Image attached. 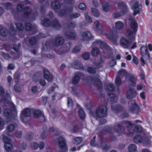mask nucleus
Segmentation results:
<instances>
[{"mask_svg": "<svg viewBox=\"0 0 152 152\" xmlns=\"http://www.w3.org/2000/svg\"><path fill=\"white\" fill-rule=\"evenodd\" d=\"M137 24L135 20H132L130 24L131 28L126 31V34L128 39L130 40L134 39L137 31Z\"/></svg>", "mask_w": 152, "mask_h": 152, "instance_id": "nucleus-1", "label": "nucleus"}, {"mask_svg": "<svg viewBox=\"0 0 152 152\" xmlns=\"http://www.w3.org/2000/svg\"><path fill=\"white\" fill-rule=\"evenodd\" d=\"M107 109L106 105H100L96 110L95 115L98 117L102 118L107 115Z\"/></svg>", "mask_w": 152, "mask_h": 152, "instance_id": "nucleus-2", "label": "nucleus"}, {"mask_svg": "<svg viewBox=\"0 0 152 152\" xmlns=\"http://www.w3.org/2000/svg\"><path fill=\"white\" fill-rule=\"evenodd\" d=\"M114 130L119 134H124L129 135L130 136H132L134 133V132L132 131V132H129L128 133L125 132V128L120 124H117L115 125L114 127Z\"/></svg>", "mask_w": 152, "mask_h": 152, "instance_id": "nucleus-3", "label": "nucleus"}, {"mask_svg": "<svg viewBox=\"0 0 152 152\" xmlns=\"http://www.w3.org/2000/svg\"><path fill=\"white\" fill-rule=\"evenodd\" d=\"M31 115V110L28 108L23 110L21 114V119L22 121L24 123H26L28 121V118Z\"/></svg>", "mask_w": 152, "mask_h": 152, "instance_id": "nucleus-4", "label": "nucleus"}, {"mask_svg": "<svg viewBox=\"0 0 152 152\" xmlns=\"http://www.w3.org/2000/svg\"><path fill=\"white\" fill-rule=\"evenodd\" d=\"M90 145L92 147L101 148L105 151L110 149L111 147L110 143H90Z\"/></svg>", "mask_w": 152, "mask_h": 152, "instance_id": "nucleus-5", "label": "nucleus"}, {"mask_svg": "<svg viewBox=\"0 0 152 152\" xmlns=\"http://www.w3.org/2000/svg\"><path fill=\"white\" fill-rule=\"evenodd\" d=\"M4 115L7 117V122H10L15 119V116L12 115V112L10 109H5L4 111Z\"/></svg>", "mask_w": 152, "mask_h": 152, "instance_id": "nucleus-6", "label": "nucleus"}, {"mask_svg": "<svg viewBox=\"0 0 152 152\" xmlns=\"http://www.w3.org/2000/svg\"><path fill=\"white\" fill-rule=\"evenodd\" d=\"M137 93L136 90L132 88L129 87L126 93V97L128 99H132L136 97Z\"/></svg>", "mask_w": 152, "mask_h": 152, "instance_id": "nucleus-7", "label": "nucleus"}, {"mask_svg": "<svg viewBox=\"0 0 152 152\" xmlns=\"http://www.w3.org/2000/svg\"><path fill=\"white\" fill-rule=\"evenodd\" d=\"M64 38L59 35L57 36L54 39V44L57 46L62 45L64 43Z\"/></svg>", "mask_w": 152, "mask_h": 152, "instance_id": "nucleus-8", "label": "nucleus"}, {"mask_svg": "<svg viewBox=\"0 0 152 152\" xmlns=\"http://www.w3.org/2000/svg\"><path fill=\"white\" fill-rule=\"evenodd\" d=\"M96 44H97L102 49H105L107 50H109L110 49V47L107 45V44L101 41L96 40L93 43L94 45L95 46Z\"/></svg>", "mask_w": 152, "mask_h": 152, "instance_id": "nucleus-9", "label": "nucleus"}, {"mask_svg": "<svg viewBox=\"0 0 152 152\" xmlns=\"http://www.w3.org/2000/svg\"><path fill=\"white\" fill-rule=\"evenodd\" d=\"M129 110L132 113L137 115L140 111V108L138 105L135 102L133 104L132 107L129 108Z\"/></svg>", "mask_w": 152, "mask_h": 152, "instance_id": "nucleus-10", "label": "nucleus"}, {"mask_svg": "<svg viewBox=\"0 0 152 152\" xmlns=\"http://www.w3.org/2000/svg\"><path fill=\"white\" fill-rule=\"evenodd\" d=\"M120 44L124 48H127L131 45L132 42L129 41L124 38H122L120 40Z\"/></svg>", "mask_w": 152, "mask_h": 152, "instance_id": "nucleus-11", "label": "nucleus"}, {"mask_svg": "<svg viewBox=\"0 0 152 152\" xmlns=\"http://www.w3.org/2000/svg\"><path fill=\"white\" fill-rule=\"evenodd\" d=\"M44 77L47 80L48 82L52 81L53 79V75L50 74L49 71L46 69H43Z\"/></svg>", "mask_w": 152, "mask_h": 152, "instance_id": "nucleus-12", "label": "nucleus"}, {"mask_svg": "<svg viewBox=\"0 0 152 152\" xmlns=\"http://www.w3.org/2000/svg\"><path fill=\"white\" fill-rule=\"evenodd\" d=\"M81 36L85 40H88L91 39L93 37L91 34L88 31L81 32Z\"/></svg>", "mask_w": 152, "mask_h": 152, "instance_id": "nucleus-13", "label": "nucleus"}, {"mask_svg": "<svg viewBox=\"0 0 152 152\" xmlns=\"http://www.w3.org/2000/svg\"><path fill=\"white\" fill-rule=\"evenodd\" d=\"M65 37L68 39L74 40L76 39L77 37L75 32L72 31H67L64 34Z\"/></svg>", "mask_w": 152, "mask_h": 152, "instance_id": "nucleus-14", "label": "nucleus"}, {"mask_svg": "<svg viewBox=\"0 0 152 152\" xmlns=\"http://www.w3.org/2000/svg\"><path fill=\"white\" fill-rule=\"evenodd\" d=\"M140 51L141 55L142 56H145L147 55V56L148 59L150 58V54L149 53H148L147 48L146 46H142L140 48Z\"/></svg>", "mask_w": 152, "mask_h": 152, "instance_id": "nucleus-15", "label": "nucleus"}, {"mask_svg": "<svg viewBox=\"0 0 152 152\" xmlns=\"http://www.w3.org/2000/svg\"><path fill=\"white\" fill-rule=\"evenodd\" d=\"M106 36L110 39L113 41H115L118 37L117 32H111L106 34Z\"/></svg>", "mask_w": 152, "mask_h": 152, "instance_id": "nucleus-16", "label": "nucleus"}, {"mask_svg": "<svg viewBox=\"0 0 152 152\" xmlns=\"http://www.w3.org/2000/svg\"><path fill=\"white\" fill-rule=\"evenodd\" d=\"M142 8V5L140 4L139 5L138 4L137 2L135 3L133 7H132V9L134 10V15H136L137 14L139 13L141 10Z\"/></svg>", "mask_w": 152, "mask_h": 152, "instance_id": "nucleus-17", "label": "nucleus"}, {"mask_svg": "<svg viewBox=\"0 0 152 152\" xmlns=\"http://www.w3.org/2000/svg\"><path fill=\"white\" fill-rule=\"evenodd\" d=\"M39 143V145L38 143H31V147L32 149L35 150L39 147L40 149H42L45 146L44 143Z\"/></svg>", "mask_w": 152, "mask_h": 152, "instance_id": "nucleus-18", "label": "nucleus"}, {"mask_svg": "<svg viewBox=\"0 0 152 152\" xmlns=\"http://www.w3.org/2000/svg\"><path fill=\"white\" fill-rule=\"evenodd\" d=\"M126 78L128 79V80L131 82L133 85L135 84L136 79L131 74L127 73L126 76Z\"/></svg>", "mask_w": 152, "mask_h": 152, "instance_id": "nucleus-19", "label": "nucleus"}, {"mask_svg": "<svg viewBox=\"0 0 152 152\" xmlns=\"http://www.w3.org/2000/svg\"><path fill=\"white\" fill-rule=\"evenodd\" d=\"M51 24L53 28L56 29H59L61 27V26L58 19L55 18L51 23Z\"/></svg>", "mask_w": 152, "mask_h": 152, "instance_id": "nucleus-20", "label": "nucleus"}, {"mask_svg": "<svg viewBox=\"0 0 152 152\" xmlns=\"http://www.w3.org/2000/svg\"><path fill=\"white\" fill-rule=\"evenodd\" d=\"M113 112L116 113H120L123 110V108L119 105H117L114 106H112L111 107Z\"/></svg>", "mask_w": 152, "mask_h": 152, "instance_id": "nucleus-21", "label": "nucleus"}, {"mask_svg": "<svg viewBox=\"0 0 152 152\" xmlns=\"http://www.w3.org/2000/svg\"><path fill=\"white\" fill-rule=\"evenodd\" d=\"M72 45V43L69 42L65 44L62 47L66 53L69 51Z\"/></svg>", "mask_w": 152, "mask_h": 152, "instance_id": "nucleus-22", "label": "nucleus"}, {"mask_svg": "<svg viewBox=\"0 0 152 152\" xmlns=\"http://www.w3.org/2000/svg\"><path fill=\"white\" fill-rule=\"evenodd\" d=\"M74 68L80 70H83L84 68L82 64L79 61H75L73 63Z\"/></svg>", "mask_w": 152, "mask_h": 152, "instance_id": "nucleus-23", "label": "nucleus"}, {"mask_svg": "<svg viewBox=\"0 0 152 152\" xmlns=\"http://www.w3.org/2000/svg\"><path fill=\"white\" fill-rule=\"evenodd\" d=\"M51 6L53 9L56 10L60 8L61 4L58 1H55L52 2Z\"/></svg>", "mask_w": 152, "mask_h": 152, "instance_id": "nucleus-24", "label": "nucleus"}, {"mask_svg": "<svg viewBox=\"0 0 152 152\" xmlns=\"http://www.w3.org/2000/svg\"><path fill=\"white\" fill-rule=\"evenodd\" d=\"M94 85L96 86L98 89H100L102 87V83L99 79V76L98 75V78L94 80Z\"/></svg>", "mask_w": 152, "mask_h": 152, "instance_id": "nucleus-25", "label": "nucleus"}, {"mask_svg": "<svg viewBox=\"0 0 152 152\" xmlns=\"http://www.w3.org/2000/svg\"><path fill=\"white\" fill-rule=\"evenodd\" d=\"M119 6L122 8L123 13H126L128 10L127 6L125 3L123 2H121L119 4Z\"/></svg>", "mask_w": 152, "mask_h": 152, "instance_id": "nucleus-26", "label": "nucleus"}, {"mask_svg": "<svg viewBox=\"0 0 152 152\" xmlns=\"http://www.w3.org/2000/svg\"><path fill=\"white\" fill-rule=\"evenodd\" d=\"M66 143H58V145L62 152H66L67 151V147Z\"/></svg>", "mask_w": 152, "mask_h": 152, "instance_id": "nucleus-27", "label": "nucleus"}, {"mask_svg": "<svg viewBox=\"0 0 152 152\" xmlns=\"http://www.w3.org/2000/svg\"><path fill=\"white\" fill-rule=\"evenodd\" d=\"M112 129V128H111L109 127L104 128L102 131L100 132L99 135V137L101 139L102 138V136L103 135V133L104 132H106L109 133H110Z\"/></svg>", "mask_w": 152, "mask_h": 152, "instance_id": "nucleus-28", "label": "nucleus"}, {"mask_svg": "<svg viewBox=\"0 0 152 152\" xmlns=\"http://www.w3.org/2000/svg\"><path fill=\"white\" fill-rule=\"evenodd\" d=\"M42 76V73L41 72H38L35 73L33 76V80L35 82L38 81L39 78Z\"/></svg>", "mask_w": 152, "mask_h": 152, "instance_id": "nucleus-29", "label": "nucleus"}, {"mask_svg": "<svg viewBox=\"0 0 152 152\" xmlns=\"http://www.w3.org/2000/svg\"><path fill=\"white\" fill-rule=\"evenodd\" d=\"M124 23L120 21L116 22L115 23V27L118 30H121L124 27Z\"/></svg>", "mask_w": 152, "mask_h": 152, "instance_id": "nucleus-30", "label": "nucleus"}, {"mask_svg": "<svg viewBox=\"0 0 152 152\" xmlns=\"http://www.w3.org/2000/svg\"><path fill=\"white\" fill-rule=\"evenodd\" d=\"M134 140L135 142H142L143 141V137L141 135L137 134L135 136Z\"/></svg>", "mask_w": 152, "mask_h": 152, "instance_id": "nucleus-31", "label": "nucleus"}, {"mask_svg": "<svg viewBox=\"0 0 152 152\" xmlns=\"http://www.w3.org/2000/svg\"><path fill=\"white\" fill-rule=\"evenodd\" d=\"M115 83L116 85L117 86V90L119 92V89L118 87L122 84V81L119 76L118 75L117 77L115 80Z\"/></svg>", "mask_w": 152, "mask_h": 152, "instance_id": "nucleus-32", "label": "nucleus"}, {"mask_svg": "<svg viewBox=\"0 0 152 152\" xmlns=\"http://www.w3.org/2000/svg\"><path fill=\"white\" fill-rule=\"evenodd\" d=\"M136 149L137 146L133 144L130 145L128 147V152H137L136 151Z\"/></svg>", "mask_w": 152, "mask_h": 152, "instance_id": "nucleus-33", "label": "nucleus"}, {"mask_svg": "<svg viewBox=\"0 0 152 152\" xmlns=\"http://www.w3.org/2000/svg\"><path fill=\"white\" fill-rule=\"evenodd\" d=\"M80 16V13L79 12L72 13L69 15V17L70 19L77 18Z\"/></svg>", "mask_w": 152, "mask_h": 152, "instance_id": "nucleus-34", "label": "nucleus"}, {"mask_svg": "<svg viewBox=\"0 0 152 152\" xmlns=\"http://www.w3.org/2000/svg\"><path fill=\"white\" fill-rule=\"evenodd\" d=\"M91 12L92 15L94 16L98 17L99 16L100 13L96 8H92L91 9Z\"/></svg>", "mask_w": 152, "mask_h": 152, "instance_id": "nucleus-35", "label": "nucleus"}, {"mask_svg": "<svg viewBox=\"0 0 152 152\" xmlns=\"http://www.w3.org/2000/svg\"><path fill=\"white\" fill-rule=\"evenodd\" d=\"M80 74V72H78L77 73V74L75 75L73 78L72 79V81L73 83L74 84H77L79 82L80 79V77L78 75H79Z\"/></svg>", "mask_w": 152, "mask_h": 152, "instance_id": "nucleus-36", "label": "nucleus"}, {"mask_svg": "<svg viewBox=\"0 0 152 152\" xmlns=\"http://www.w3.org/2000/svg\"><path fill=\"white\" fill-rule=\"evenodd\" d=\"M102 9L105 12H107L110 10L108 3L106 2H103L102 4Z\"/></svg>", "mask_w": 152, "mask_h": 152, "instance_id": "nucleus-37", "label": "nucleus"}, {"mask_svg": "<svg viewBox=\"0 0 152 152\" xmlns=\"http://www.w3.org/2000/svg\"><path fill=\"white\" fill-rule=\"evenodd\" d=\"M31 11V9L28 7H26L24 8V16H27L29 15Z\"/></svg>", "mask_w": 152, "mask_h": 152, "instance_id": "nucleus-38", "label": "nucleus"}, {"mask_svg": "<svg viewBox=\"0 0 152 152\" xmlns=\"http://www.w3.org/2000/svg\"><path fill=\"white\" fill-rule=\"evenodd\" d=\"M8 33L7 29L5 28H2L0 30V34L2 36H6Z\"/></svg>", "mask_w": 152, "mask_h": 152, "instance_id": "nucleus-39", "label": "nucleus"}, {"mask_svg": "<svg viewBox=\"0 0 152 152\" xmlns=\"http://www.w3.org/2000/svg\"><path fill=\"white\" fill-rule=\"evenodd\" d=\"M99 50L98 48H94L92 49L91 51V54L93 56H96L99 54Z\"/></svg>", "mask_w": 152, "mask_h": 152, "instance_id": "nucleus-40", "label": "nucleus"}, {"mask_svg": "<svg viewBox=\"0 0 152 152\" xmlns=\"http://www.w3.org/2000/svg\"><path fill=\"white\" fill-rule=\"evenodd\" d=\"M16 126L15 124H11L9 125L7 127V131L8 132H11L13 131Z\"/></svg>", "mask_w": 152, "mask_h": 152, "instance_id": "nucleus-41", "label": "nucleus"}, {"mask_svg": "<svg viewBox=\"0 0 152 152\" xmlns=\"http://www.w3.org/2000/svg\"><path fill=\"white\" fill-rule=\"evenodd\" d=\"M33 113L34 117L36 118H38L42 114L40 111L37 110H33Z\"/></svg>", "mask_w": 152, "mask_h": 152, "instance_id": "nucleus-42", "label": "nucleus"}, {"mask_svg": "<svg viewBox=\"0 0 152 152\" xmlns=\"http://www.w3.org/2000/svg\"><path fill=\"white\" fill-rule=\"evenodd\" d=\"M107 89L110 92H113L115 90V86L112 83L109 84L107 87Z\"/></svg>", "mask_w": 152, "mask_h": 152, "instance_id": "nucleus-43", "label": "nucleus"}, {"mask_svg": "<svg viewBox=\"0 0 152 152\" xmlns=\"http://www.w3.org/2000/svg\"><path fill=\"white\" fill-rule=\"evenodd\" d=\"M42 23L45 26L48 27L50 26L51 23L49 19H44L42 21Z\"/></svg>", "mask_w": 152, "mask_h": 152, "instance_id": "nucleus-44", "label": "nucleus"}, {"mask_svg": "<svg viewBox=\"0 0 152 152\" xmlns=\"http://www.w3.org/2000/svg\"><path fill=\"white\" fill-rule=\"evenodd\" d=\"M78 113L80 118L83 119L85 118L86 115L83 110L82 109H80L78 111Z\"/></svg>", "mask_w": 152, "mask_h": 152, "instance_id": "nucleus-45", "label": "nucleus"}, {"mask_svg": "<svg viewBox=\"0 0 152 152\" xmlns=\"http://www.w3.org/2000/svg\"><path fill=\"white\" fill-rule=\"evenodd\" d=\"M24 28L26 30L30 31L32 29L33 26L31 23H28L25 24Z\"/></svg>", "mask_w": 152, "mask_h": 152, "instance_id": "nucleus-46", "label": "nucleus"}, {"mask_svg": "<svg viewBox=\"0 0 152 152\" xmlns=\"http://www.w3.org/2000/svg\"><path fill=\"white\" fill-rule=\"evenodd\" d=\"M37 43V39L34 37H32L30 38L29 40V44L32 45H35Z\"/></svg>", "mask_w": 152, "mask_h": 152, "instance_id": "nucleus-47", "label": "nucleus"}, {"mask_svg": "<svg viewBox=\"0 0 152 152\" xmlns=\"http://www.w3.org/2000/svg\"><path fill=\"white\" fill-rule=\"evenodd\" d=\"M124 123V121H122L121 122V123L123 124ZM125 123L126 126L127 128L132 127L134 126V124L130 121H127Z\"/></svg>", "mask_w": 152, "mask_h": 152, "instance_id": "nucleus-48", "label": "nucleus"}, {"mask_svg": "<svg viewBox=\"0 0 152 152\" xmlns=\"http://www.w3.org/2000/svg\"><path fill=\"white\" fill-rule=\"evenodd\" d=\"M33 134L31 132H29L26 134V138L27 140L29 141L33 139Z\"/></svg>", "mask_w": 152, "mask_h": 152, "instance_id": "nucleus-49", "label": "nucleus"}, {"mask_svg": "<svg viewBox=\"0 0 152 152\" xmlns=\"http://www.w3.org/2000/svg\"><path fill=\"white\" fill-rule=\"evenodd\" d=\"M81 48V45H76L73 48L72 50V52L73 53H77L79 52Z\"/></svg>", "mask_w": 152, "mask_h": 152, "instance_id": "nucleus-50", "label": "nucleus"}, {"mask_svg": "<svg viewBox=\"0 0 152 152\" xmlns=\"http://www.w3.org/2000/svg\"><path fill=\"white\" fill-rule=\"evenodd\" d=\"M9 32L10 35H13L15 34L16 30L14 27L12 26L9 29Z\"/></svg>", "mask_w": 152, "mask_h": 152, "instance_id": "nucleus-51", "label": "nucleus"}, {"mask_svg": "<svg viewBox=\"0 0 152 152\" xmlns=\"http://www.w3.org/2000/svg\"><path fill=\"white\" fill-rule=\"evenodd\" d=\"M2 140L4 142H10L12 141L11 139L6 136L3 137Z\"/></svg>", "mask_w": 152, "mask_h": 152, "instance_id": "nucleus-52", "label": "nucleus"}, {"mask_svg": "<svg viewBox=\"0 0 152 152\" xmlns=\"http://www.w3.org/2000/svg\"><path fill=\"white\" fill-rule=\"evenodd\" d=\"M55 51L57 54L61 55H63L66 53L62 47L58 50H55Z\"/></svg>", "mask_w": 152, "mask_h": 152, "instance_id": "nucleus-53", "label": "nucleus"}, {"mask_svg": "<svg viewBox=\"0 0 152 152\" xmlns=\"http://www.w3.org/2000/svg\"><path fill=\"white\" fill-rule=\"evenodd\" d=\"M82 56L84 59L87 60L90 58V53L88 52L82 54Z\"/></svg>", "mask_w": 152, "mask_h": 152, "instance_id": "nucleus-54", "label": "nucleus"}, {"mask_svg": "<svg viewBox=\"0 0 152 152\" xmlns=\"http://www.w3.org/2000/svg\"><path fill=\"white\" fill-rule=\"evenodd\" d=\"M16 27L18 30L22 31L24 29L23 25L21 23H18L16 24Z\"/></svg>", "mask_w": 152, "mask_h": 152, "instance_id": "nucleus-55", "label": "nucleus"}, {"mask_svg": "<svg viewBox=\"0 0 152 152\" xmlns=\"http://www.w3.org/2000/svg\"><path fill=\"white\" fill-rule=\"evenodd\" d=\"M56 142H65L66 140L62 136H60L56 139Z\"/></svg>", "mask_w": 152, "mask_h": 152, "instance_id": "nucleus-56", "label": "nucleus"}, {"mask_svg": "<svg viewBox=\"0 0 152 152\" xmlns=\"http://www.w3.org/2000/svg\"><path fill=\"white\" fill-rule=\"evenodd\" d=\"M142 128L141 126L140 125H138L135 126L134 130L135 132H137L140 133L142 132Z\"/></svg>", "mask_w": 152, "mask_h": 152, "instance_id": "nucleus-57", "label": "nucleus"}, {"mask_svg": "<svg viewBox=\"0 0 152 152\" xmlns=\"http://www.w3.org/2000/svg\"><path fill=\"white\" fill-rule=\"evenodd\" d=\"M37 119L39 120V122H44L45 121V116L42 113Z\"/></svg>", "mask_w": 152, "mask_h": 152, "instance_id": "nucleus-58", "label": "nucleus"}, {"mask_svg": "<svg viewBox=\"0 0 152 152\" xmlns=\"http://www.w3.org/2000/svg\"><path fill=\"white\" fill-rule=\"evenodd\" d=\"M40 11L41 13L43 15L45 12V4H42L40 6Z\"/></svg>", "mask_w": 152, "mask_h": 152, "instance_id": "nucleus-59", "label": "nucleus"}, {"mask_svg": "<svg viewBox=\"0 0 152 152\" xmlns=\"http://www.w3.org/2000/svg\"><path fill=\"white\" fill-rule=\"evenodd\" d=\"M20 74L18 72H16L14 75V80L16 83H18L19 80Z\"/></svg>", "mask_w": 152, "mask_h": 152, "instance_id": "nucleus-60", "label": "nucleus"}, {"mask_svg": "<svg viewBox=\"0 0 152 152\" xmlns=\"http://www.w3.org/2000/svg\"><path fill=\"white\" fill-rule=\"evenodd\" d=\"M85 16L86 19L89 23H91L92 22L91 18L89 16L88 12H86L85 14Z\"/></svg>", "mask_w": 152, "mask_h": 152, "instance_id": "nucleus-61", "label": "nucleus"}, {"mask_svg": "<svg viewBox=\"0 0 152 152\" xmlns=\"http://www.w3.org/2000/svg\"><path fill=\"white\" fill-rule=\"evenodd\" d=\"M87 71L89 73L93 74L95 73L96 72L95 69L91 67H89L88 68Z\"/></svg>", "mask_w": 152, "mask_h": 152, "instance_id": "nucleus-62", "label": "nucleus"}, {"mask_svg": "<svg viewBox=\"0 0 152 152\" xmlns=\"http://www.w3.org/2000/svg\"><path fill=\"white\" fill-rule=\"evenodd\" d=\"M12 5L10 2H7L4 4L5 8L7 10H10L12 8Z\"/></svg>", "mask_w": 152, "mask_h": 152, "instance_id": "nucleus-63", "label": "nucleus"}, {"mask_svg": "<svg viewBox=\"0 0 152 152\" xmlns=\"http://www.w3.org/2000/svg\"><path fill=\"white\" fill-rule=\"evenodd\" d=\"M31 92L34 94H36L38 92V88L37 86H33L31 88Z\"/></svg>", "mask_w": 152, "mask_h": 152, "instance_id": "nucleus-64", "label": "nucleus"}]
</instances>
